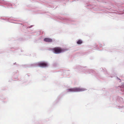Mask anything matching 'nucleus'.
<instances>
[{
    "instance_id": "obj_5",
    "label": "nucleus",
    "mask_w": 124,
    "mask_h": 124,
    "mask_svg": "<svg viewBox=\"0 0 124 124\" xmlns=\"http://www.w3.org/2000/svg\"><path fill=\"white\" fill-rule=\"evenodd\" d=\"M83 42L82 41L80 40H78L77 42V43L78 44H81Z\"/></svg>"
},
{
    "instance_id": "obj_1",
    "label": "nucleus",
    "mask_w": 124,
    "mask_h": 124,
    "mask_svg": "<svg viewBox=\"0 0 124 124\" xmlns=\"http://www.w3.org/2000/svg\"><path fill=\"white\" fill-rule=\"evenodd\" d=\"M85 90V89L84 88L75 87L68 89L67 90V91L68 92H75L82 91Z\"/></svg>"
},
{
    "instance_id": "obj_2",
    "label": "nucleus",
    "mask_w": 124,
    "mask_h": 124,
    "mask_svg": "<svg viewBox=\"0 0 124 124\" xmlns=\"http://www.w3.org/2000/svg\"><path fill=\"white\" fill-rule=\"evenodd\" d=\"M52 50L55 54H59L64 52V50L59 47H56L52 49Z\"/></svg>"
},
{
    "instance_id": "obj_3",
    "label": "nucleus",
    "mask_w": 124,
    "mask_h": 124,
    "mask_svg": "<svg viewBox=\"0 0 124 124\" xmlns=\"http://www.w3.org/2000/svg\"><path fill=\"white\" fill-rule=\"evenodd\" d=\"M39 66L41 67H45L47 66V64L44 62H41L38 63Z\"/></svg>"
},
{
    "instance_id": "obj_4",
    "label": "nucleus",
    "mask_w": 124,
    "mask_h": 124,
    "mask_svg": "<svg viewBox=\"0 0 124 124\" xmlns=\"http://www.w3.org/2000/svg\"><path fill=\"white\" fill-rule=\"evenodd\" d=\"M44 41L46 42H52V40L49 38H45L44 39Z\"/></svg>"
}]
</instances>
